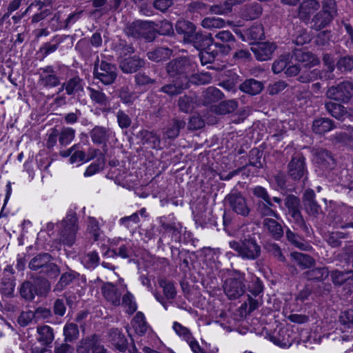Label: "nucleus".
<instances>
[{"mask_svg":"<svg viewBox=\"0 0 353 353\" xmlns=\"http://www.w3.org/2000/svg\"><path fill=\"white\" fill-rule=\"evenodd\" d=\"M339 321L345 327L353 328V310L342 312Z\"/></svg>","mask_w":353,"mask_h":353,"instance_id":"nucleus-64","label":"nucleus"},{"mask_svg":"<svg viewBox=\"0 0 353 353\" xmlns=\"http://www.w3.org/2000/svg\"><path fill=\"white\" fill-rule=\"evenodd\" d=\"M245 274L236 271L234 274L228 278L223 284V290L230 300H236L245 292Z\"/></svg>","mask_w":353,"mask_h":353,"instance_id":"nucleus-7","label":"nucleus"},{"mask_svg":"<svg viewBox=\"0 0 353 353\" xmlns=\"http://www.w3.org/2000/svg\"><path fill=\"white\" fill-rule=\"evenodd\" d=\"M336 67L342 72H351L353 70V55L341 57L336 63Z\"/></svg>","mask_w":353,"mask_h":353,"instance_id":"nucleus-58","label":"nucleus"},{"mask_svg":"<svg viewBox=\"0 0 353 353\" xmlns=\"http://www.w3.org/2000/svg\"><path fill=\"white\" fill-rule=\"evenodd\" d=\"M262 14V7L259 3H252L245 5L243 15L247 20H254Z\"/></svg>","mask_w":353,"mask_h":353,"instance_id":"nucleus-46","label":"nucleus"},{"mask_svg":"<svg viewBox=\"0 0 353 353\" xmlns=\"http://www.w3.org/2000/svg\"><path fill=\"white\" fill-rule=\"evenodd\" d=\"M132 249L128 245H121L119 248L114 249H108L103 254V256L114 259L117 256H119L122 259H126L132 256Z\"/></svg>","mask_w":353,"mask_h":353,"instance_id":"nucleus-37","label":"nucleus"},{"mask_svg":"<svg viewBox=\"0 0 353 353\" xmlns=\"http://www.w3.org/2000/svg\"><path fill=\"white\" fill-rule=\"evenodd\" d=\"M63 335L65 342H73L79 338L78 325L73 323H68L63 327Z\"/></svg>","mask_w":353,"mask_h":353,"instance_id":"nucleus-54","label":"nucleus"},{"mask_svg":"<svg viewBox=\"0 0 353 353\" xmlns=\"http://www.w3.org/2000/svg\"><path fill=\"white\" fill-rule=\"evenodd\" d=\"M334 19L321 10L313 15L311 21V28L316 31H320L328 27Z\"/></svg>","mask_w":353,"mask_h":353,"instance_id":"nucleus-29","label":"nucleus"},{"mask_svg":"<svg viewBox=\"0 0 353 353\" xmlns=\"http://www.w3.org/2000/svg\"><path fill=\"white\" fill-rule=\"evenodd\" d=\"M325 108L332 117L339 121H344L345 107L342 104L329 101L325 103Z\"/></svg>","mask_w":353,"mask_h":353,"instance_id":"nucleus-42","label":"nucleus"},{"mask_svg":"<svg viewBox=\"0 0 353 353\" xmlns=\"http://www.w3.org/2000/svg\"><path fill=\"white\" fill-rule=\"evenodd\" d=\"M90 136L94 143L105 144L109 139L110 130L107 128L97 125L91 130Z\"/></svg>","mask_w":353,"mask_h":353,"instance_id":"nucleus-36","label":"nucleus"},{"mask_svg":"<svg viewBox=\"0 0 353 353\" xmlns=\"http://www.w3.org/2000/svg\"><path fill=\"white\" fill-rule=\"evenodd\" d=\"M88 90L90 93V97L91 100L101 105L106 106L109 103V98L106 96V94L102 92V90H96L91 87H88Z\"/></svg>","mask_w":353,"mask_h":353,"instance_id":"nucleus-52","label":"nucleus"},{"mask_svg":"<svg viewBox=\"0 0 353 353\" xmlns=\"http://www.w3.org/2000/svg\"><path fill=\"white\" fill-rule=\"evenodd\" d=\"M321 8L318 0H303L299 5L297 14L299 19L305 23L311 21L312 16Z\"/></svg>","mask_w":353,"mask_h":353,"instance_id":"nucleus-13","label":"nucleus"},{"mask_svg":"<svg viewBox=\"0 0 353 353\" xmlns=\"http://www.w3.org/2000/svg\"><path fill=\"white\" fill-rule=\"evenodd\" d=\"M80 274L77 272L68 268V270L62 273L57 283L53 288V292H61L66 287L79 279Z\"/></svg>","mask_w":353,"mask_h":353,"instance_id":"nucleus-26","label":"nucleus"},{"mask_svg":"<svg viewBox=\"0 0 353 353\" xmlns=\"http://www.w3.org/2000/svg\"><path fill=\"white\" fill-rule=\"evenodd\" d=\"M75 137V130L71 128H63L59 132V142L61 145L66 146L70 144Z\"/></svg>","mask_w":353,"mask_h":353,"instance_id":"nucleus-59","label":"nucleus"},{"mask_svg":"<svg viewBox=\"0 0 353 353\" xmlns=\"http://www.w3.org/2000/svg\"><path fill=\"white\" fill-rule=\"evenodd\" d=\"M32 283L30 280L23 281L20 286L19 293L21 298L28 301H32L37 296L34 292Z\"/></svg>","mask_w":353,"mask_h":353,"instance_id":"nucleus-55","label":"nucleus"},{"mask_svg":"<svg viewBox=\"0 0 353 353\" xmlns=\"http://www.w3.org/2000/svg\"><path fill=\"white\" fill-rule=\"evenodd\" d=\"M332 281L334 285L341 286L348 281L353 280V270L340 271L334 270L330 272Z\"/></svg>","mask_w":353,"mask_h":353,"instance_id":"nucleus-39","label":"nucleus"},{"mask_svg":"<svg viewBox=\"0 0 353 353\" xmlns=\"http://www.w3.org/2000/svg\"><path fill=\"white\" fill-rule=\"evenodd\" d=\"M196 63L188 57L173 59L166 63L165 69L171 81L159 89L160 92L174 97L190 88V74L194 73Z\"/></svg>","mask_w":353,"mask_h":353,"instance_id":"nucleus-1","label":"nucleus"},{"mask_svg":"<svg viewBox=\"0 0 353 353\" xmlns=\"http://www.w3.org/2000/svg\"><path fill=\"white\" fill-rule=\"evenodd\" d=\"M248 290L255 296L259 295L263 291V283L259 277L252 276L251 281L248 285Z\"/></svg>","mask_w":353,"mask_h":353,"instance_id":"nucleus-63","label":"nucleus"},{"mask_svg":"<svg viewBox=\"0 0 353 353\" xmlns=\"http://www.w3.org/2000/svg\"><path fill=\"white\" fill-rule=\"evenodd\" d=\"M276 48V46L273 43L261 42L253 44L251 50L258 61H264L272 58Z\"/></svg>","mask_w":353,"mask_h":353,"instance_id":"nucleus-17","label":"nucleus"},{"mask_svg":"<svg viewBox=\"0 0 353 353\" xmlns=\"http://www.w3.org/2000/svg\"><path fill=\"white\" fill-rule=\"evenodd\" d=\"M108 340L112 345L119 352H125L128 347V342L121 330L112 328L108 332Z\"/></svg>","mask_w":353,"mask_h":353,"instance_id":"nucleus-23","label":"nucleus"},{"mask_svg":"<svg viewBox=\"0 0 353 353\" xmlns=\"http://www.w3.org/2000/svg\"><path fill=\"white\" fill-rule=\"evenodd\" d=\"M60 225L59 241L70 248L76 241L77 233L79 229L77 213L70 210Z\"/></svg>","mask_w":353,"mask_h":353,"instance_id":"nucleus-5","label":"nucleus"},{"mask_svg":"<svg viewBox=\"0 0 353 353\" xmlns=\"http://www.w3.org/2000/svg\"><path fill=\"white\" fill-rule=\"evenodd\" d=\"M63 86L68 95H73L76 93L83 92V79L76 75L69 80L63 82Z\"/></svg>","mask_w":353,"mask_h":353,"instance_id":"nucleus-40","label":"nucleus"},{"mask_svg":"<svg viewBox=\"0 0 353 353\" xmlns=\"http://www.w3.org/2000/svg\"><path fill=\"white\" fill-rule=\"evenodd\" d=\"M334 127L332 120L329 118L320 117L314 120L312 129L315 134H323L330 131Z\"/></svg>","mask_w":353,"mask_h":353,"instance_id":"nucleus-38","label":"nucleus"},{"mask_svg":"<svg viewBox=\"0 0 353 353\" xmlns=\"http://www.w3.org/2000/svg\"><path fill=\"white\" fill-rule=\"evenodd\" d=\"M132 326L136 332L140 336L145 334L148 330V325L144 314L138 312L132 321Z\"/></svg>","mask_w":353,"mask_h":353,"instance_id":"nucleus-48","label":"nucleus"},{"mask_svg":"<svg viewBox=\"0 0 353 353\" xmlns=\"http://www.w3.org/2000/svg\"><path fill=\"white\" fill-rule=\"evenodd\" d=\"M142 145H147L151 149H161L160 136L154 131L142 130L137 134Z\"/></svg>","mask_w":353,"mask_h":353,"instance_id":"nucleus-22","label":"nucleus"},{"mask_svg":"<svg viewBox=\"0 0 353 353\" xmlns=\"http://www.w3.org/2000/svg\"><path fill=\"white\" fill-rule=\"evenodd\" d=\"M68 68L63 67L60 68L59 72L54 74L41 75L40 81L45 87L54 88L59 86L61 84V80L63 79L61 74L68 72Z\"/></svg>","mask_w":353,"mask_h":353,"instance_id":"nucleus-35","label":"nucleus"},{"mask_svg":"<svg viewBox=\"0 0 353 353\" xmlns=\"http://www.w3.org/2000/svg\"><path fill=\"white\" fill-rule=\"evenodd\" d=\"M292 59L298 62L302 68L310 69L320 63L319 58L315 54L303 49H294L292 52Z\"/></svg>","mask_w":353,"mask_h":353,"instance_id":"nucleus-14","label":"nucleus"},{"mask_svg":"<svg viewBox=\"0 0 353 353\" xmlns=\"http://www.w3.org/2000/svg\"><path fill=\"white\" fill-rule=\"evenodd\" d=\"M292 333V331L289 329L280 328L270 336V339L273 343L281 347H290L294 341L291 337Z\"/></svg>","mask_w":353,"mask_h":353,"instance_id":"nucleus-19","label":"nucleus"},{"mask_svg":"<svg viewBox=\"0 0 353 353\" xmlns=\"http://www.w3.org/2000/svg\"><path fill=\"white\" fill-rule=\"evenodd\" d=\"M237 108L238 102L236 100H227L217 105L215 108V112L219 114H227L233 112Z\"/></svg>","mask_w":353,"mask_h":353,"instance_id":"nucleus-50","label":"nucleus"},{"mask_svg":"<svg viewBox=\"0 0 353 353\" xmlns=\"http://www.w3.org/2000/svg\"><path fill=\"white\" fill-rule=\"evenodd\" d=\"M225 205L238 215L247 217L250 215V208L245 196L239 191L232 190L224 200Z\"/></svg>","mask_w":353,"mask_h":353,"instance_id":"nucleus-8","label":"nucleus"},{"mask_svg":"<svg viewBox=\"0 0 353 353\" xmlns=\"http://www.w3.org/2000/svg\"><path fill=\"white\" fill-rule=\"evenodd\" d=\"M134 81L139 86H152L159 85V81L145 72H139L134 76Z\"/></svg>","mask_w":353,"mask_h":353,"instance_id":"nucleus-51","label":"nucleus"},{"mask_svg":"<svg viewBox=\"0 0 353 353\" xmlns=\"http://www.w3.org/2000/svg\"><path fill=\"white\" fill-rule=\"evenodd\" d=\"M54 257L48 252L36 254L28 263L31 271L35 272L38 276H43L48 279H56L61 274V268L53 262Z\"/></svg>","mask_w":353,"mask_h":353,"instance_id":"nucleus-2","label":"nucleus"},{"mask_svg":"<svg viewBox=\"0 0 353 353\" xmlns=\"http://www.w3.org/2000/svg\"><path fill=\"white\" fill-rule=\"evenodd\" d=\"M230 248L237 252V256L244 260L254 261L261 255V248L255 237L248 235L239 241L229 242Z\"/></svg>","mask_w":353,"mask_h":353,"instance_id":"nucleus-3","label":"nucleus"},{"mask_svg":"<svg viewBox=\"0 0 353 353\" xmlns=\"http://www.w3.org/2000/svg\"><path fill=\"white\" fill-rule=\"evenodd\" d=\"M87 232L94 241L99 240L102 230L99 227V221L94 217L88 218Z\"/></svg>","mask_w":353,"mask_h":353,"instance_id":"nucleus-49","label":"nucleus"},{"mask_svg":"<svg viewBox=\"0 0 353 353\" xmlns=\"http://www.w3.org/2000/svg\"><path fill=\"white\" fill-rule=\"evenodd\" d=\"M37 341L46 347H50L54 339L53 329L49 325H41L37 327Z\"/></svg>","mask_w":353,"mask_h":353,"instance_id":"nucleus-33","label":"nucleus"},{"mask_svg":"<svg viewBox=\"0 0 353 353\" xmlns=\"http://www.w3.org/2000/svg\"><path fill=\"white\" fill-rule=\"evenodd\" d=\"M146 61L137 55L123 59L119 62V68L123 73L130 74L145 67Z\"/></svg>","mask_w":353,"mask_h":353,"instance_id":"nucleus-18","label":"nucleus"},{"mask_svg":"<svg viewBox=\"0 0 353 353\" xmlns=\"http://www.w3.org/2000/svg\"><path fill=\"white\" fill-rule=\"evenodd\" d=\"M81 263L87 269H95L100 263V257L98 252L92 251L86 253L81 257Z\"/></svg>","mask_w":353,"mask_h":353,"instance_id":"nucleus-47","label":"nucleus"},{"mask_svg":"<svg viewBox=\"0 0 353 353\" xmlns=\"http://www.w3.org/2000/svg\"><path fill=\"white\" fill-rule=\"evenodd\" d=\"M248 38L252 40H261L265 37L263 26L261 23H255L246 30Z\"/></svg>","mask_w":353,"mask_h":353,"instance_id":"nucleus-57","label":"nucleus"},{"mask_svg":"<svg viewBox=\"0 0 353 353\" xmlns=\"http://www.w3.org/2000/svg\"><path fill=\"white\" fill-rule=\"evenodd\" d=\"M213 43L214 38L211 33L196 30L186 43H190L198 50L201 51L206 49L210 50V47Z\"/></svg>","mask_w":353,"mask_h":353,"instance_id":"nucleus-16","label":"nucleus"},{"mask_svg":"<svg viewBox=\"0 0 353 353\" xmlns=\"http://www.w3.org/2000/svg\"><path fill=\"white\" fill-rule=\"evenodd\" d=\"M288 175L294 181H304L307 179L305 159L303 154L294 155L288 164Z\"/></svg>","mask_w":353,"mask_h":353,"instance_id":"nucleus-10","label":"nucleus"},{"mask_svg":"<svg viewBox=\"0 0 353 353\" xmlns=\"http://www.w3.org/2000/svg\"><path fill=\"white\" fill-rule=\"evenodd\" d=\"M101 292L105 299L114 306L121 305V293L112 283H105L101 288Z\"/></svg>","mask_w":353,"mask_h":353,"instance_id":"nucleus-25","label":"nucleus"},{"mask_svg":"<svg viewBox=\"0 0 353 353\" xmlns=\"http://www.w3.org/2000/svg\"><path fill=\"white\" fill-rule=\"evenodd\" d=\"M274 204L270 201H257L255 204L256 212L261 217L279 218V214L273 209Z\"/></svg>","mask_w":353,"mask_h":353,"instance_id":"nucleus-31","label":"nucleus"},{"mask_svg":"<svg viewBox=\"0 0 353 353\" xmlns=\"http://www.w3.org/2000/svg\"><path fill=\"white\" fill-rule=\"evenodd\" d=\"M152 21L135 20L126 23L123 31L128 37L137 39H144L146 41L151 42L157 36Z\"/></svg>","mask_w":353,"mask_h":353,"instance_id":"nucleus-4","label":"nucleus"},{"mask_svg":"<svg viewBox=\"0 0 353 353\" xmlns=\"http://www.w3.org/2000/svg\"><path fill=\"white\" fill-rule=\"evenodd\" d=\"M284 205L288 209V213L301 209L299 198L292 194L286 195L284 199Z\"/></svg>","mask_w":353,"mask_h":353,"instance_id":"nucleus-62","label":"nucleus"},{"mask_svg":"<svg viewBox=\"0 0 353 353\" xmlns=\"http://www.w3.org/2000/svg\"><path fill=\"white\" fill-rule=\"evenodd\" d=\"M265 230L275 240H280L284 234L283 225L273 218H264L262 222Z\"/></svg>","mask_w":353,"mask_h":353,"instance_id":"nucleus-24","label":"nucleus"},{"mask_svg":"<svg viewBox=\"0 0 353 353\" xmlns=\"http://www.w3.org/2000/svg\"><path fill=\"white\" fill-rule=\"evenodd\" d=\"M32 283L34 292L38 297L46 298L51 290V283L48 279L43 276L31 277L30 280Z\"/></svg>","mask_w":353,"mask_h":353,"instance_id":"nucleus-21","label":"nucleus"},{"mask_svg":"<svg viewBox=\"0 0 353 353\" xmlns=\"http://www.w3.org/2000/svg\"><path fill=\"white\" fill-rule=\"evenodd\" d=\"M348 236V233L340 231H334L328 233L325 241L332 248H339L342 245L343 240L347 239Z\"/></svg>","mask_w":353,"mask_h":353,"instance_id":"nucleus-44","label":"nucleus"},{"mask_svg":"<svg viewBox=\"0 0 353 353\" xmlns=\"http://www.w3.org/2000/svg\"><path fill=\"white\" fill-rule=\"evenodd\" d=\"M159 284L163 288L164 296L167 299H174L176 295V290L172 282L161 279Z\"/></svg>","mask_w":353,"mask_h":353,"instance_id":"nucleus-60","label":"nucleus"},{"mask_svg":"<svg viewBox=\"0 0 353 353\" xmlns=\"http://www.w3.org/2000/svg\"><path fill=\"white\" fill-rule=\"evenodd\" d=\"M321 4V10L332 18H335L338 14L337 4L335 0H322Z\"/></svg>","mask_w":353,"mask_h":353,"instance_id":"nucleus-61","label":"nucleus"},{"mask_svg":"<svg viewBox=\"0 0 353 353\" xmlns=\"http://www.w3.org/2000/svg\"><path fill=\"white\" fill-rule=\"evenodd\" d=\"M159 222L160 227L164 230V233H170L172 236L180 234L181 229L180 223H176L174 221L167 223L164 217H160Z\"/></svg>","mask_w":353,"mask_h":353,"instance_id":"nucleus-56","label":"nucleus"},{"mask_svg":"<svg viewBox=\"0 0 353 353\" xmlns=\"http://www.w3.org/2000/svg\"><path fill=\"white\" fill-rule=\"evenodd\" d=\"M315 160L322 170H332L336 165L335 159L332 153L325 149H318L315 153Z\"/></svg>","mask_w":353,"mask_h":353,"instance_id":"nucleus-20","label":"nucleus"},{"mask_svg":"<svg viewBox=\"0 0 353 353\" xmlns=\"http://www.w3.org/2000/svg\"><path fill=\"white\" fill-rule=\"evenodd\" d=\"M264 85L262 81L254 79H248L239 85V90L250 95H256L263 89Z\"/></svg>","mask_w":353,"mask_h":353,"instance_id":"nucleus-32","label":"nucleus"},{"mask_svg":"<svg viewBox=\"0 0 353 353\" xmlns=\"http://www.w3.org/2000/svg\"><path fill=\"white\" fill-rule=\"evenodd\" d=\"M325 96L330 100L348 103L353 99V83L344 81L336 85H332L327 89Z\"/></svg>","mask_w":353,"mask_h":353,"instance_id":"nucleus-9","label":"nucleus"},{"mask_svg":"<svg viewBox=\"0 0 353 353\" xmlns=\"http://www.w3.org/2000/svg\"><path fill=\"white\" fill-rule=\"evenodd\" d=\"M303 209L306 214L313 219H319L324 214L321 206L316 199V194L313 190H306L303 195Z\"/></svg>","mask_w":353,"mask_h":353,"instance_id":"nucleus-11","label":"nucleus"},{"mask_svg":"<svg viewBox=\"0 0 353 353\" xmlns=\"http://www.w3.org/2000/svg\"><path fill=\"white\" fill-rule=\"evenodd\" d=\"M322 72L319 69L301 70L298 80L303 83H307L314 81L318 79H321Z\"/></svg>","mask_w":353,"mask_h":353,"instance_id":"nucleus-53","label":"nucleus"},{"mask_svg":"<svg viewBox=\"0 0 353 353\" xmlns=\"http://www.w3.org/2000/svg\"><path fill=\"white\" fill-rule=\"evenodd\" d=\"M330 274L327 267H316L310 268L303 273V277L307 281L321 282L325 280Z\"/></svg>","mask_w":353,"mask_h":353,"instance_id":"nucleus-30","label":"nucleus"},{"mask_svg":"<svg viewBox=\"0 0 353 353\" xmlns=\"http://www.w3.org/2000/svg\"><path fill=\"white\" fill-rule=\"evenodd\" d=\"M175 30L178 34L182 36L184 43H187L196 30V26L190 21L181 19L176 21Z\"/></svg>","mask_w":353,"mask_h":353,"instance_id":"nucleus-27","label":"nucleus"},{"mask_svg":"<svg viewBox=\"0 0 353 353\" xmlns=\"http://www.w3.org/2000/svg\"><path fill=\"white\" fill-rule=\"evenodd\" d=\"M263 154V150H259L257 148H252L249 152V161L248 163H247L245 167L248 165H251L253 167L256 168L257 169H261L263 168L264 165V161H262L261 159Z\"/></svg>","mask_w":353,"mask_h":353,"instance_id":"nucleus-45","label":"nucleus"},{"mask_svg":"<svg viewBox=\"0 0 353 353\" xmlns=\"http://www.w3.org/2000/svg\"><path fill=\"white\" fill-rule=\"evenodd\" d=\"M172 50L168 48L159 47L147 52V57L150 61L160 62L170 58Z\"/></svg>","mask_w":353,"mask_h":353,"instance_id":"nucleus-41","label":"nucleus"},{"mask_svg":"<svg viewBox=\"0 0 353 353\" xmlns=\"http://www.w3.org/2000/svg\"><path fill=\"white\" fill-rule=\"evenodd\" d=\"M116 64L99 59L94 62L93 76L105 85L113 84L118 76Z\"/></svg>","mask_w":353,"mask_h":353,"instance_id":"nucleus-6","label":"nucleus"},{"mask_svg":"<svg viewBox=\"0 0 353 353\" xmlns=\"http://www.w3.org/2000/svg\"><path fill=\"white\" fill-rule=\"evenodd\" d=\"M236 39L229 30H221L215 34L213 44L223 54H228Z\"/></svg>","mask_w":353,"mask_h":353,"instance_id":"nucleus-15","label":"nucleus"},{"mask_svg":"<svg viewBox=\"0 0 353 353\" xmlns=\"http://www.w3.org/2000/svg\"><path fill=\"white\" fill-rule=\"evenodd\" d=\"M202 97L205 104H210L222 99L224 94L219 89L210 86L203 92Z\"/></svg>","mask_w":353,"mask_h":353,"instance_id":"nucleus-43","label":"nucleus"},{"mask_svg":"<svg viewBox=\"0 0 353 353\" xmlns=\"http://www.w3.org/2000/svg\"><path fill=\"white\" fill-rule=\"evenodd\" d=\"M77 353H106V350L101 344L96 334L83 338L79 341L77 347Z\"/></svg>","mask_w":353,"mask_h":353,"instance_id":"nucleus-12","label":"nucleus"},{"mask_svg":"<svg viewBox=\"0 0 353 353\" xmlns=\"http://www.w3.org/2000/svg\"><path fill=\"white\" fill-rule=\"evenodd\" d=\"M67 38H71L73 39V37H70L69 35H56L52 39V41H54V43H51L50 42H46L43 43V45L40 48L39 52L42 54V58H45L48 56L50 54L54 52L59 48V44Z\"/></svg>","mask_w":353,"mask_h":353,"instance_id":"nucleus-34","label":"nucleus"},{"mask_svg":"<svg viewBox=\"0 0 353 353\" xmlns=\"http://www.w3.org/2000/svg\"><path fill=\"white\" fill-rule=\"evenodd\" d=\"M186 125L185 121L179 119H171L164 129L163 137L165 139H174L179 135L180 130Z\"/></svg>","mask_w":353,"mask_h":353,"instance_id":"nucleus-28","label":"nucleus"}]
</instances>
